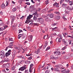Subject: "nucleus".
Segmentation results:
<instances>
[{"mask_svg": "<svg viewBox=\"0 0 73 73\" xmlns=\"http://www.w3.org/2000/svg\"><path fill=\"white\" fill-rule=\"evenodd\" d=\"M33 17V15H29L27 17V20L25 22V23L26 24H28V23H29L31 21H32V22H33V20H30Z\"/></svg>", "mask_w": 73, "mask_h": 73, "instance_id": "f257e3e1", "label": "nucleus"}, {"mask_svg": "<svg viewBox=\"0 0 73 73\" xmlns=\"http://www.w3.org/2000/svg\"><path fill=\"white\" fill-rule=\"evenodd\" d=\"M38 20L42 24H43L44 23V20L42 18H38Z\"/></svg>", "mask_w": 73, "mask_h": 73, "instance_id": "f03ea898", "label": "nucleus"}, {"mask_svg": "<svg viewBox=\"0 0 73 73\" xmlns=\"http://www.w3.org/2000/svg\"><path fill=\"white\" fill-rule=\"evenodd\" d=\"M34 65H33V64H30V68L29 69V72L30 73H31V72H32V69H33V66Z\"/></svg>", "mask_w": 73, "mask_h": 73, "instance_id": "7ed1b4c3", "label": "nucleus"}, {"mask_svg": "<svg viewBox=\"0 0 73 73\" xmlns=\"http://www.w3.org/2000/svg\"><path fill=\"white\" fill-rule=\"evenodd\" d=\"M11 50H8L7 52L6 53L5 56L7 57V56H9L11 54Z\"/></svg>", "mask_w": 73, "mask_h": 73, "instance_id": "20e7f679", "label": "nucleus"}, {"mask_svg": "<svg viewBox=\"0 0 73 73\" xmlns=\"http://www.w3.org/2000/svg\"><path fill=\"white\" fill-rule=\"evenodd\" d=\"M51 70H52V71H55L56 72H60V70H58V69L57 68H56V67L54 68H51Z\"/></svg>", "mask_w": 73, "mask_h": 73, "instance_id": "39448f33", "label": "nucleus"}, {"mask_svg": "<svg viewBox=\"0 0 73 73\" xmlns=\"http://www.w3.org/2000/svg\"><path fill=\"white\" fill-rule=\"evenodd\" d=\"M2 67L5 68H8L9 67V64H4L3 66Z\"/></svg>", "mask_w": 73, "mask_h": 73, "instance_id": "423d86ee", "label": "nucleus"}, {"mask_svg": "<svg viewBox=\"0 0 73 73\" xmlns=\"http://www.w3.org/2000/svg\"><path fill=\"white\" fill-rule=\"evenodd\" d=\"M26 68H27V67H21L19 68V70H21V71H23V70H25V69H26Z\"/></svg>", "mask_w": 73, "mask_h": 73, "instance_id": "0eeeda50", "label": "nucleus"}, {"mask_svg": "<svg viewBox=\"0 0 73 73\" xmlns=\"http://www.w3.org/2000/svg\"><path fill=\"white\" fill-rule=\"evenodd\" d=\"M67 8L68 10H70V11H71V10L73 9V7L72 6H68L67 7Z\"/></svg>", "mask_w": 73, "mask_h": 73, "instance_id": "6e6552de", "label": "nucleus"}, {"mask_svg": "<svg viewBox=\"0 0 73 73\" xmlns=\"http://www.w3.org/2000/svg\"><path fill=\"white\" fill-rule=\"evenodd\" d=\"M53 6L56 7V8H58L59 7V5H58V3H57V2H55L53 5Z\"/></svg>", "mask_w": 73, "mask_h": 73, "instance_id": "1a4fd4ad", "label": "nucleus"}, {"mask_svg": "<svg viewBox=\"0 0 73 73\" xmlns=\"http://www.w3.org/2000/svg\"><path fill=\"white\" fill-rule=\"evenodd\" d=\"M67 7V4L65 3H62V7L63 8H65Z\"/></svg>", "mask_w": 73, "mask_h": 73, "instance_id": "9d476101", "label": "nucleus"}, {"mask_svg": "<svg viewBox=\"0 0 73 73\" xmlns=\"http://www.w3.org/2000/svg\"><path fill=\"white\" fill-rule=\"evenodd\" d=\"M56 41L60 42L61 41V39L58 38V37H57L56 39Z\"/></svg>", "mask_w": 73, "mask_h": 73, "instance_id": "9b49d317", "label": "nucleus"}, {"mask_svg": "<svg viewBox=\"0 0 73 73\" xmlns=\"http://www.w3.org/2000/svg\"><path fill=\"white\" fill-rule=\"evenodd\" d=\"M56 68H57L58 69H58H59V68H61V66H62V65H57V66H55Z\"/></svg>", "mask_w": 73, "mask_h": 73, "instance_id": "f8f14e48", "label": "nucleus"}, {"mask_svg": "<svg viewBox=\"0 0 73 73\" xmlns=\"http://www.w3.org/2000/svg\"><path fill=\"white\" fill-rule=\"evenodd\" d=\"M15 68H16V65H14L11 68V70H14L15 69Z\"/></svg>", "mask_w": 73, "mask_h": 73, "instance_id": "ddd939ff", "label": "nucleus"}, {"mask_svg": "<svg viewBox=\"0 0 73 73\" xmlns=\"http://www.w3.org/2000/svg\"><path fill=\"white\" fill-rule=\"evenodd\" d=\"M1 8L2 9L5 8V5L3 3L1 5Z\"/></svg>", "mask_w": 73, "mask_h": 73, "instance_id": "4468645a", "label": "nucleus"}, {"mask_svg": "<svg viewBox=\"0 0 73 73\" xmlns=\"http://www.w3.org/2000/svg\"><path fill=\"white\" fill-rule=\"evenodd\" d=\"M10 3V1H6L7 4L6 5V7H8V5H9V3Z\"/></svg>", "mask_w": 73, "mask_h": 73, "instance_id": "2eb2a0df", "label": "nucleus"}, {"mask_svg": "<svg viewBox=\"0 0 73 73\" xmlns=\"http://www.w3.org/2000/svg\"><path fill=\"white\" fill-rule=\"evenodd\" d=\"M0 53H1L0 55H4V54H5V52L3 50L1 51V52Z\"/></svg>", "mask_w": 73, "mask_h": 73, "instance_id": "dca6fc26", "label": "nucleus"}, {"mask_svg": "<svg viewBox=\"0 0 73 73\" xmlns=\"http://www.w3.org/2000/svg\"><path fill=\"white\" fill-rule=\"evenodd\" d=\"M50 18H53L54 17V14L53 13H51L50 15Z\"/></svg>", "mask_w": 73, "mask_h": 73, "instance_id": "f3484780", "label": "nucleus"}, {"mask_svg": "<svg viewBox=\"0 0 73 73\" xmlns=\"http://www.w3.org/2000/svg\"><path fill=\"white\" fill-rule=\"evenodd\" d=\"M35 53L37 54H38L40 53V49H38L37 51H35Z\"/></svg>", "mask_w": 73, "mask_h": 73, "instance_id": "a211bd4d", "label": "nucleus"}, {"mask_svg": "<svg viewBox=\"0 0 73 73\" xmlns=\"http://www.w3.org/2000/svg\"><path fill=\"white\" fill-rule=\"evenodd\" d=\"M18 36H19V37H18V38L19 39H20V38L21 37H22V36H23V34H20Z\"/></svg>", "mask_w": 73, "mask_h": 73, "instance_id": "6ab92c4d", "label": "nucleus"}, {"mask_svg": "<svg viewBox=\"0 0 73 73\" xmlns=\"http://www.w3.org/2000/svg\"><path fill=\"white\" fill-rule=\"evenodd\" d=\"M64 71L65 73H69V70H64Z\"/></svg>", "mask_w": 73, "mask_h": 73, "instance_id": "aec40b11", "label": "nucleus"}, {"mask_svg": "<svg viewBox=\"0 0 73 73\" xmlns=\"http://www.w3.org/2000/svg\"><path fill=\"white\" fill-rule=\"evenodd\" d=\"M12 48V46H9L7 47H6V48L5 49V50L6 51H7V49H8V48Z\"/></svg>", "mask_w": 73, "mask_h": 73, "instance_id": "412c9836", "label": "nucleus"}, {"mask_svg": "<svg viewBox=\"0 0 73 73\" xmlns=\"http://www.w3.org/2000/svg\"><path fill=\"white\" fill-rule=\"evenodd\" d=\"M68 45L67 44L65 46H64V47L63 48L62 50H65V49H66L67 48V46H68Z\"/></svg>", "mask_w": 73, "mask_h": 73, "instance_id": "4be33fe9", "label": "nucleus"}, {"mask_svg": "<svg viewBox=\"0 0 73 73\" xmlns=\"http://www.w3.org/2000/svg\"><path fill=\"white\" fill-rule=\"evenodd\" d=\"M25 64H29L30 63H31V61H28V60H26L25 62Z\"/></svg>", "mask_w": 73, "mask_h": 73, "instance_id": "5701e85b", "label": "nucleus"}, {"mask_svg": "<svg viewBox=\"0 0 73 73\" xmlns=\"http://www.w3.org/2000/svg\"><path fill=\"white\" fill-rule=\"evenodd\" d=\"M52 67V65L50 64L48 65L47 67V69H48L49 68H50Z\"/></svg>", "mask_w": 73, "mask_h": 73, "instance_id": "b1692460", "label": "nucleus"}, {"mask_svg": "<svg viewBox=\"0 0 73 73\" xmlns=\"http://www.w3.org/2000/svg\"><path fill=\"white\" fill-rule=\"evenodd\" d=\"M14 42H10L9 44V46H12L13 45V44Z\"/></svg>", "mask_w": 73, "mask_h": 73, "instance_id": "393cba45", "label": "nucleus"}, {"mask_svg": "<svg viewBox=\"0 0 73 73\" xmlns=\"http://www.w3.org/2000/svg\"><path fill=\"white\" fill-rule=\"evenodd\" d=\"M30 8L32 9H35V7L34 5H31L30 7Z\"/></svg>", "mask_w": 73, "mask_h": 73, "instance_id": "a878e982", "label": "nucleus"}, {"mask_svg": "<svg viewBox=\"0 0 73 73\" xmlns=\"http://www.w3.org/2000/svg\"><path fill=\"white\" fill-rule=\"evenodd\" d=\"M69 4L70 5H72L73 4V2L72 1H70L69 3Z\"/></svg>", "mask_w": 73, "mask_h": 73, "instance_id": "bb28decb", "label": "nucleus"}, {"mask_svg": "<svg viewBox=\"0 0 73 73\" xmlns=\"http://www.w3.org/2000/svg\"><path fill=\"white\" fill-rule=\"evenodd\" d=\"M0 56H1V58L2 59L4 58V57H5V55H0Z\"/></svg>", "mask_w": 73, "mask_h": 73, "instance_id": "cd10ccee", "label": "nucleus"}, {"mask_svg": "<svg viewBox=\"0 0 73 73\" xmlns=\"http://www.w3.org/2000/svg\"><path fill=\"white\" fill-rule=\"evenodd\" d=\"M57 28V27H55L54 28H52V31H56V29Z\"/></svg>", "mask_w": 73, "mask_h": 73, "instance_id": "c85d7f7f", "label": "nucleus"}, {"mask_svg": "<svg viewBox=\"0 0 73 73\" xmlns=\"http://www.w3.org/2000/svg\"><path fill=\"white\" fill-rule=\"evenodd\" d=\"M55 19H58H58H60V16H56V17L55 18Z\"/></svg>", "mask_w": 73, "mask_h": 73, "instance_id": "c756f323", "label": "nucleus"}, {"mask_svg": "<svg viewBox=\"0 0 73 73\" xmlns=\"http://www.w3.org/2000/svg\"><path fill=\"white\" fill-rule=\"evenodd\" d=\"M63 58L65 60H66L67 59H68V57L67 56H64Z\"/></svg>", "mask_w": 73, "mask_h": 73, "instance_id": "7c9ffc66", "label": "nucleus"}, {"mask_svg": "<svg viewBox=\"0 0 73 73\" xmlns=\"http://www.w3.org/2000/svg\"><path fill=\"white\" fill-rule=\"evenodd\" d=\"M19 57V58H23L24 60H25V58H24V57L23 56H20Z\"/></svg>", "mask_w": 73, "mask_h": 73, "instance_id": "2f4dec72", "label": "nucleus"}, {"mask_svg": "<svg viewBox=\"0 0 73 73\" xmlns=\"http://www.w3.org/2000/svg\"><path fill=\"white\" fill-rule=\"evenodd\" d=\"M11 17L12 18V19L13 21L15 20V17L14 16H11Z\"/></svg>", "mask_w": 73, "mask_h": 73, "instance_id": "473e14b6", "label": "nucleus"}, {"mask_svg": "<svg viewBox=\"0 0 73 73\" xmlns=\"http://www.w3.org/2000/svg\"><path fill=\"white\" fill-rule=\"evenodd\" d=\"M54 13H55L56 14H57V15H60V12L58 11H55L54 12Z\"/></svg>", "mask_w": 73, "mask_h": 73, "instance_id": "72a5a7b5", "label": "nucleus"}, {"mask_svg": "<svg viewBox=\"0 0 73 73\" xmlns=\"http://www.w3.org/2000/svg\"><path fill=\"white\" fill-rule=\"evenodd\" d=\"M25 35H23V36H22V39L23 40H25Z\"/></svg>", "mask_w": 73, "mask_h": 73, "instance_id": "f704fd0d", "label": "nucleus"}, {"mask_svg": "<svg viewBox=\"0 0 73 73\" xmlns=\"http://www.w3.org/2000/svg\"><path fill=\"white\" fill-rule=\"evenodd\" d=\"M47 36L46 35H45L44 36V39H46L47 38V37H48V35H47Z\"/></svg>", "mask_w": 73, "mask_h": 73, "instance_id": "c9c22d12", "label": "nucleus"}, {"mask_svg": "<svg viewBox=\"0 0 73 73\" xmlns=\"http://www.w3.org/2000/svg\"><path fill=\"white\" fill-rule=\"evenodd\" d=\"M5 61L6 62H8V61H9V59L7 58H6L5 59Z\"/></svg>", "mask_w": 73, "mask_h": 73, "instance_id": "e433bc0d", "label": "nucleus"}, {"mask_svg": "<svg viewBox=\"0 0 73 73\" xmlns=\"http://www.w3.org/2000/svg\"><path fill=\"white\" fill-rule=\"evenodd\" d=\"M12 10L13 12H15V11H16V9L15 7L12 9Z\"/></svg>", "mask_w": 73, "mask_h": 73, "instance_id": "4c0bfd02", "label": "nucleus"}, {"mask_svg": "<svg viewBox=\"0 0 73 73\" xmlns=\"http://www.w3.org/2000/svg\"><path fill=\"white\" fill-rule=\"evenodd\" d=\"M57 25V23H54L52 24V27H54V26H55V25Z\"/></svg>", "mask_w": 73, "mask_h": 73, "instance_id": "58836bf2", "label": "nucleus"}, {"mask_svg": "<svg viewBox=\"0 0 73 73\" xmlns=\"http://www.w3.org/2000/svg\"><path fill=\"white\" fill-rule=\"evenodd\" d=\"M9 41H13V40L12 38H9Z\"/></svg>", "mask_w": 73, "mask_h": 73, "instance_id": "ea45409f", "label": "nucleus"}, {"mask_svg": "<svg viewBox=\"0 0 73 73\" xmlns=\"http://www.w3.org/2000/svg\"><path fill=\"white\" fill-rule=\"evenodd\" d=\"M0 21H1V22H0V25H3V21H2L0 19Z\"/></svg>", "mask_w": 73, "mask_h": 73, "instance_id": "a19ab883", "label": "nucleus"}, {"mask_svg": "<svg viewBox=\"0 0 73 73\" xmlns=\"http://www.w3.org/2000/svg\"><path fill=\"white\" fill-rule=\"evenodd\" d=\"M33 38V36L31 35L30 36V41H32V38Z\"/></svg>", "mask_w": 73, "mask_h": 73, "instance_id": "79ce46f5", "label": "nucleus"}, {"mask_svg": "<svg viewBox=\"0 0 73 73\" xmlns=\"http://www.w3.org/2000/svg\"><path fill=\"white\" fill-rule=\"evenodd\" d=\"M18 46H19L20 48H21V49L22 48L23 46H22V45L21 44L18 45Z\"/></svg>", "mask_w": 73, "mask_h": 73, "instance_id": "37998d69", "label": "nucleus"}, {"mask_svg": "<svg viewBox=\"0 0 73 73\" xmlns=\"http://www.w3.org/2000/svg\"><path fill=\"white\" fill-rule=\"evenodd\" d=\"M56 54L57 55H60V54H61V53L60 52L57 51Z\"/></svg>", "mask_w": 73, "mask_h": 73, "instance_id": "c03bdc74", "label": "nucleus"}, {"mask_svg": "<svg viewBox=\"0 0 73 73\" xmlns=\"http://www.w3.org/2000/svg\"><path fill=\"white\" fill-rule=\"evenodd\" d=\"M36 19H37V17L35 16H34L33 17V20H35V21H36Z\"/></svg>", "mask_w": 73, "mask_h": 73, "instance_id": "a18cd8bd", "label": "nucleus"}, {"mask_svg": "<svg viewBox=\"0 0 73 73\" xmlns=\"http://www.w3.org/2000/svg\"><path fill=\"white\" fill-rule=\"evenodd\" d=\"M64 1V0H61L60 1V4H61Z\"/></svg>", "mask_w": 73, "mask_h": 73, "instance_id": "49530a36", "label": "nucleus"}, {"mask_svg": "<svg viewBox=\"0 0 73 73\" xmlns=\"http://www.w3.org/2000/svg\"><path fill=\"white\" fill-rule=\"evenodd\" d=\"M25 4H27V5H30V2H29L25 3Z\"/></svg>", "mask_w": 73, "mask_h": 73, "instance_id": "de8ad7c7", "label": "nucleus"}, {"mask_svg": "<svg viewBox=\"0 0 73 73\" xmlns=\"http://www.w3.org/2000/svg\"><path fill=\"white\" fill-rule=\"evenodd\" d=\"M65 12L67 14H69V12L68 10V11L66 10L65 11Z\"/></svg>", "mask_w": 73, "mask_h": 73, "instance_id": "09e8293b", "label": "nucleus"}, {"mask_svg": "<svg viewBox=\"0 0 73 73\" xmlns=\"http://www.w3.org/2000/svg\"><path fill=\"white\" fill-rule=\"evenodd\" d=\"M45 21H49V19H48V18H46L45 19Z\"/></svg>", "mask_w": 73, "mask_h": 73, "instance_id": "8fccbe9b", "label": "nucleus"}, {"mask_svg": "<svg viewBox=\"0 0 73 73\" xmlns=\"http://www.w3.org/2000/svg\"><path fill=\"white\" fill-rule=\"evenodd\" d=\"M33 22H32V21H31V23H30L29 25H30L31 26V25H33Z\"/></svg>", "mask_w": 73, "mask_h": 73, "instance_id": "3c124183", "label": "nucleus"}, {"mask_svg": "<svg viewBox=\"0 0 73 73\" xmlns=\"http://www.w3.org/2000/svg\"><path fill=\"white\" fill-rule=\"evenodd\" d=\"M65 68L64 67H61L60 68V69L61 70H62V69H65Z\"/></svg>", "mask_w": 73, "mask_h": 73, "instance_id": "603ef678", "label": "nucleus"}, {"mask_svg": "<svg viewBox=\"0 0 73 73\" xmlns=\"http://www.w3.org/2000/svg\"><path fill=\"white\" fill-rule=\"evenodd\" d=\"M48 1H49L48 0L46 1H45V2H46L45 4H46V5H47V4H48V3H49Z\"/></svg>", "mask_w": 73, "mask_h": 73, "instance_id": "864d4df0", "label": "nucleus"}, {"mask_svg": "<svg viewBox=\"0 0 73 73\" xmlns=\"http://www.w3.org/2000/svg\"><path fill=\"white\" fill-rule=\"evenodd\" d=\"M29 71L28 70H26L25 71V73H28Z\"/></svg>", "mask_w": 73, "mask_h": 73, "instance_id": "5fc2aeb1", "label": "nucleus"}, {"mask_svg": "<svg viewBox=\"0 0 73 73\" xmlns=\"http://www.w3.org/2000/svg\"><path fill=\"white\" fill-rule=\"evenodd\" d=\"M58 37H60V38H62V36L61 35H60L59 36L58 35Z\"/></svg>", "mask_w": 73, "mask_h": 73, "instance_id": "6e6d98bb", "label": "nucleus"}, {"mask_svg": "<svg viewBox=\"0 0 73 73\" xmlns=\"http://www.w3.org/2000/svg\"><path fill=\"white\" fill-rule=\"evenodd\" d=\"M49 49H50V47H47L46 50V51H47V50H49Z\"/></svg>", "mask_w": 73, "mask_h": 73, "instance_id": "4d7b16f0", "label": "nucleus"}, {"mask_svg": "<svg viewBox=\"0 0 73 73\" xmlns=\"http://www.w3.org/2000/svg\"><path fill=\"white\" fill-rule=\"evenodd\" d=\"M15 53H13L12 54V56H13V57H15Z\"/></svg>", "mask_w": 73, "mask_h": 73, "instance_id": "13d9d810", "label": "nucleus"}, {"mask_svg": "<svg viewBox=\"0 0 73 73\" xmlns=\"http://www.w3.org/2000/svg\"><path fill=\"white\" fill-rule=\"evenodd\" d=\"M63 43L64 44V45H66V44H68V42L66 41H65L64 43Z\"/></svg>", "mask_w": 73, "mask_h": 73, "instance_id": "bf43d9fd", "label": "nucleus"}, {"mask_svg": "<svg viewBox=\"0 0 73 73\" xmlns=\"http://www.w3.org/2000/svg\"><path fill=\"white\" fill-rule=\"evenodd\" d=\"M45 73H49V70H46Z\"/></svg>", "mask_w": 73, "mask_h": 73, "instance_id": "052dcab7", "label": "nucleus"}, {"mask_svg": "<svg viewBox=\"0 0 73 73\" xmlns=\"http://www.w3.org/2000/svg\"><path fill=\"white\" fill-rule=\"evenodd\" d=\"M48 28L47 27H46L45 29V30L46 31H48Z\"/></svg>", "mask_w": 73, "mask_h": 73, "instance_id": "680f3d73", "label": "nucleus"}, {"mask_svg": "<svg viewBox=\"0 0 73 73\" xmlns=\"http://www.w3.org/2000/svg\"><path fill=\"white\" fill-rule=\"evenodd\" d=\"M28 59L29 60H31V59H32V57H31V56H30L29 58H28Z\"/></svg>", "mask_w": 73, "mask_h": 73, "instance_id": "e2e57ef3", "label": "nucleus"}, {"mask_svg": "<svg viewBox=\"0 0 73 73\" xmlns=\"http://www.w3.org/2000/svg\"><path fill=\"white\" fill-rule=\"evenodd\" d=\"M66 53V52L64 51L62 52V54H64Z\"/></svg>", "mask_w": 73, "mask_h": 73, "instance_id": "0e129e2a", "label": "nucleus"}, {"mask_svg": "<svg viewBox=\"0 0 73 73\" xmlns=\"http://www.w3.org/2000/svg\"><path fill=\"white\" fill-rule=\"evenodd\" d=\"M46 46H47V45H46V44L44 46L43 49H45V48L46 47Z\"/></svg>", "mask_w": 73, "mask_h": 73, "instance_id": "69168bd1", "label": "nucleus"}, {"mask_svg": "<svg viewBox=\"0 0 73 73\" xmlns=\"http://www.w3.org/2000/svg\"><path fill=\"white\" fill-rule=\"evenodd\" d=\"M19 33H21V32H23V31L21 30H19Z\"/></svg>", "mask_w": 73, "mask_h": 73, "instance_id": "338daca9", "label": "nucleus"}, {"mask_svg": "<svg viewBox=\"0 0 73 73\" xmlns=\"http://www.w3.org/2000/svg\"><path fill=\"white\" fill-rule=\"evenodd\" d=\"M38 15H37V13H36L35 15V17H38Z\"/></svg>", "mask_w": 73, "mask_h": 73, "instance_id": "774afa93", "label": "nucleus"}]
</instances>
